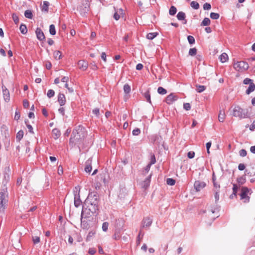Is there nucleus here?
Masks as SVG:
<instances>
[{"mask_svg":"<svg viewBox=\"0 0 255 255\" xmlns=\"http://www.w3.org/2000/svg\"><path fill=\"white\" fill-rule=\"evenodd\" d=\"M19 30L23 34H26L27 32V29L25 24H21L19 27Z\"/></svg>","mask_w":255,"mask_h":255,"instance_id":"bb28decb","label":"nucleus"},{"mask_svg":"<svg viewBox=\"0 0 255 255\" xmlns=\"http://www.w3.org/2000/svg\"><path fill=\"white\" fill-rule=\"evenodd\" d=\"M143 235H144V234L142 232V229H140L139 234H138V237H137L138 244H139L140 238H142Z\"/></svg>","mask_w":255,"mask_h":255,"instance_id":"3c124183","label":"nucleus"},{"mask_svg":"<svg viewBox=\"0 0 255 255\" xmlns=\"http://www.w3.org/2000/svg\"><path fill=\"white\" fill-rule=\"evenodd\" d=\"M196 90L198 93H202L206 89V87L203 85H196Z\"/></svg>","mask_w":255,"mask_h":255,"instance_id":"72a5a7b5","label":"nucleus"},{"mask_svg":"<svg viewBox=\"0 0 255 255\" xmlns=\"http://www.w3.org/2000/svg\"><path fill=\"white\" fill-rule=\"evenodd\" d=\"M49 5V2L47 1H43V5L42 6V10L47 12L48 11V6Z\"/></svg>","mask_w":255,"mask_h":255,"instance_id":"b1692460","label":"nucleus"},{"mask_svg":"<svg viewBox=\"0 0 255 255\" xmlns=\"http://www.w3.org/2000/svg\"><path fill=\"white\" fill-rule=\"evenodd\" d=\"M157 92L159 94L162 95H165L167 93L166 90L162 87H159L158 88Z\"/></svg>","mask_w":255,"mask_h":255,"instance_id":"c9c22d12","label":"nucleus"},{"mask_svg":"<svg viewBox=\"0 0 255 255\" xmlns=\"http://www.w3.org/2000/svg\"><path fill=\"white\" fill-rule=\"evenodd\" d=\"M220 17V15L218 13L211 12L210 13V17L213 19H218Z\"/></svg>","mask_w":255,"mask_h":255,"instance_id":"58836bf2","label":"nucleus"},{"mask_svg":"<svg viewBox=\"0 0 255 255\" xmlns=\"http://www.w3.org/2000/svg\"><path fill=\"white\" fill-rule=\"evenodd\" d=\"M211 8V5L210 3L206 2L203 5V8L204 10H209Z\"/></svg>","mask_w":255,"mask_h":255,"instance_id":"864d4df0","label":"nucleus"},{"mask_svg":"<svg viewBox=\"0 0 255 255\" xmlns=\"http://www.w3.org/2000/svg\"><path fill=\"white\" fill-rule=\"evenodd\" d=\"M183 108L186 111H188L191 109V106L189 103H184L183 105Z\"/></svg>","mask_w":255,"mask_h":255,"instance_id":"5fc2aeb1","label":"nucleus"},{"mask_svg":"<svg viewBox=\"0 0 255 255\" xmlns=\"http://www.w3.org/2000/svg\"><path fill=\"white\" fill-rule=\"evenodd\" d=\"M82 128L80 126L76 127L73 129L71 137L70 139V144H75L81 138V132Z\"/></svg>","mask_w":255,"mask_h":255,"instance_id":"f03ea898","label":"nucleus"},{"mask_svg":"<svg viewBox=\"0 0 255 255\" xmlns=\"http://www.w3.org/2000/svg\"><path fill=\"white\" fill-rule=\"evenodd\" d=\"M33 242L34 244H37L40 242V238L38 237H33Z\"/></svg>","mask_w":255,"mask_h":255,"instance_id":"e2e57ef3","label":"nucleus"},{"mask_svg":"<svg viewBox=\"0 0 255 255\" xmlns=\"http://www.w3.org/2000/svg\"><path fill=\"white\" fill-rule=\"evenodd\" d=\"M191 6L195 9H198L199 8V3L195 1H193L190 3Z\"/></svg>","mask_w":255,"mask_h":255,"instance_id":"f704fd0d","label":"nucleus"},{"mask_svg":"<svg viewBox=\"0 0 255 255\" xmlns=\"http://www.w3.org/2000/svg\"><path fill=\"white\" fill-rule=\"evenodd\" d=\"M177 12V9L175 6H171L169 10V13L171 15H174Z\"/></svg>","mask_w":255,"mask_h":255,"instance_id":"c85d7f7f","label":"nucleus"},{"mask_svg":"<svg viewBox=\"0 0 255 255\" xmlns=\"http://www.w3.org/2000/svg\"><path fill=\"white\" fill-rule=\"evenodd\" d=\"M35 33L38 39H39L40 41L45 39V37L43 31L41 30V29H40L39 28H37L36 30Z\"/></svg>","mask_w":255,"mask_h":255,"instance_id":"ddd939ff","label":"nucleus"},{"mask_svg":"<svg viewBox=\"0 0 255 255\" xmlns=\"http://www.w3.org/2000/svg\"><path fill=\"white\" fill-rule=\"evenodd\" d=\"M23 106L25 108H28L29 107V102L27 100H24L23 101Z\"/></svg>","mask_w":255,"mask_h":255,"instance_id":"bf43d9fd","label":"nucleus"},{"mask_svg":"<svg viewBox=\"0 0 255 255\" xmlns=\"http://www.w3.org/2000/svg\"><path fill=\"white\" fill-rule=\"evenodd\" d=\"M255 90V84L254 83H250L249 87L246 90V94L249 95L251 92Z\"/></svg>","mask_w":255,"mask_h":255,"instance_id":"412c9836","label":"nucleus"},{"mask_svg":"<svg viewBox=\"0 0 255 255\" xmlns=\"http://www.w3.org/2000/svg\"><path fill=\"white\" fill-rule=\"evenodd\" d=\"M225 119V113L224 111H220L218 115V120L220 122H223Z\"/></svg>","mask_w":255,"mask_h":255,"instance_id":"4be33fe9","label":"nucleus"},{"mask_svg":"<svg viewBox=\"0 0 255 255\" xmlns=\"http://www.w3.org/2000/svg\"><path fill=\"white\" fill-rule=\"evenodd\" d=\"M238 187L237 184H234L233 187V193L235 196H236L237 193L238 192Z\"/></svg>","mask_w":255,"mask_h":255,"instance_id":"49530a36","label":"nucleus"},{"mask_svg":"<svg viewBox=\"0 0 255 255\" xmlns=\"http://www.w3.org/2000/svg\"><path fill=\"white\" fill-rule=\"evenodd\" d=\"M234 68L238 71L243 72L249 68V65L248 63L242 61L235 63Z\"/></svg>","mask_w":255,"mask_h":255,"instance_id":"20e7f679","label":"nucleus"},{"mask_svg":"<svg viewBox=\"0 0 255 255\" xmlns=\"http://www.w3.org/2000/svg\"><path fill=\"white\" fill-rule=\"evenodd\" d=\"M26 127H27V128L28 129V131L29 132H30L31 133H34L32 127L30 125L26 124Z\"/></svg>","mask_w":255,"mask_h":255,"instance_id":"052dcab7","label":"nucleus"},{"mask_svg":"<svg viewBox=\"0 0 255 255\" xmlns=\"http://www.w3.org/2000/svg\"><path fill=\"white\" fill-rule=\"evenodd\" d=\"M243 82H244V84H246V85H248V84L250 85V83H253L252 80L249 78L245 79Z\"/></svg>","mask_w":255,"mask_h":255,"instance_id":"6e6d98bb","label":"nucleus"},{"mask_svg":"<svg viewBox=\"0 0 255 255\" xmlns=\"http://www.w3.org/2000/svg\"><path fill=\"white\" fill-rule=\"evenodd\" d=\"M74 192V205L77 208L81 204L82 202L80 198V188L79 186L75 187Z\"/></svg>","mask_w":255,"mask_h":255,"instance_id":"423d86ee","label":"nucleus"},{"mask_svg":"<svg viewBox=\"0 0 255 255\" xmlns=\"http://www.w3.org/2000/svg\"><path fill=\"white\" fill-rule=\"evenodd\" d=\"M214 187V190H220V185L218 184L216 182H214L213 183Z\"/></svg>","mask_w":255,"mask_h":255,"instance_id":"338daca9","label":"nucleus"},{"mask_svg":"<svg viewBox=\"0 0 255 255\" xmlns=\"http://www.w3.org/2000/svg\"><path fill=\"white\" fill-rule=\"evenodd\" d=\"M2 92L3 95V98L6 102H8L10 100L9 91L5 88L2 87Z\"/></svg>","mask_w":255,"mask_h":255,"instance_id":"a211bd4d","label":"nucleus"},{"mask_svg":"<svg viewBox=\"0 0 255 255\" xmlns=\"http://www.w3.org/2000/svg\"><path fill=\"white\" fill-rule=\"evenodd\" d=\"M155 162H156L155 157L154 154H151L150 161L149 163V164H150V165H152V164H154Z\"/></svg>","mask_w":255,"mask_h":255,"instance_id":"c03bdc74","label":"nucleus"},{"mask_svg":"<svg viewBox=\"0 0 255 255\" xmlns=\"http://www.w3.org/2000/svg\"><path fill=\"white\" fill-rule=\"evenodd\" d=\"M247 151L244 149H242L240 150L239 151V154L242 157L246 156L247 155Z\"/></svg>","mask_w":255,"mask_h":255,"instance_id":"603ef678","label":"nucleus"},{"mask_svg":"<svg viewBox=\"0 0 255 255\" xmlns=\"http://www.w3.org/2000/svg\"><path fill=\"white\" fill-rule=\"evenodd\" d=\"M78 65L79 69L83 71H85L87 69L88 64L85 61L79 60L78 62Z\"/></svg>","mask_w":255,"mask_h":255,"instance_id":"dca6fc26","label":"nucleus"},{"mask_svg":"<svg viewBox=\"0 0 255 255\" xmlns=\"http://www.w3.org/2000/svg\"><path fill=\"white\" fill-rule=\"evenodd\" d=\"M85 204H88L89 210L93 214L96 213L98 210L99 196L96 192L90 193L85 201Z\"/></svg>","mask_w":255,"mask_h":255,"instance_id":"f257e3e1","label":"nucleus"},{"mask_svg":"<svg viewBox=\"0 0 255 255\" xmlns=\"http://www.w3.org/2000/svg\"><path fill=\"white\" fill-rule=\"evenodd\" d=\"M248 112L247 110L243 109L240 107L235 106L233 110V116L240 119H244L248 117Z\"/></svg>","mask_w":255,"mask_h":255,"instance_id":"7ed1b4c3","label":"nucleus"},{"mask_svg":"<svg viewBox=\"0 0 255 255\" xmlns=\"http://www.w3.org/2000/svg\"><path fill=\"white\" fill-rule=\"evenodd\" d=\"M63 173V167L61 166H59L58 169V174L59 175H62Z\"/></svg>","mask_w":255,"mask_h":255,"instance_id":"69168bd1","label":"nucleus"},{"mask_svg":"<svg viewBox=\"0 0 255 255\" xmlns=\"http://www.w3.org/2000/svg\"><path fill=\"white\" fill-rule=\"evenodd\" d=\"M187 39L188 42L191 44H194L195 43V39L194 37L191 35L188 36Z\"/></svg>","mask_w":255,"mask_h":255,"instance_id":"37998d69","label":"nucleus"},{"mask_svg":"<svg viewBox=\"0 0 255 255\" xmlns=\"http://www.w3.org/2000/svg\"><path fill=\"white\" fill-rule=\"evenodd\" d=\"M166 183L169 185H174L175 184V180L172 178H167Z\"/></svg>","mask_w":255,"mask_h":255,"instance_id":"79ce46f5","label":"nucleus"},{"mask_svg":"<svg viewBox=\"0 0 255 255\" xmlns=\"http://www.w3.org/2000/svg\"><path fill=\"white\" fill-rule=\"evenodd\" d=\"M246 178L245 176H242L237 179V182L240 185H243L246 182Z\"/></svg>","mask_w":255,"mask_h":255,"instance_id":"473e14b6","label":"nucleus"},{"mask_svg":"<svg viewBox=\"0 0 255 255\" xmlns=\"http://www.w3.org/2000/svg\"><path fill=\"white\" fill-rule=\"evenodd\" d=\"M49 32L52 35H54L56 34L55 27L54 24H51L49 26Z\"/></svg>","mask_w":255,"mask_h":255,"instance_id":"c756f323","label":"nucleus"},{"mask_svg":"<svg viewBox=\"0 0 255 255\" xmlns=\"http://www.w3.org/2000/svg\"><path fill=\"white\" fill-rule=\"evenodd\" d=\"M91 163L92 158H90L89 159H88L85 162V171L87 173H90L92 169Z\"/></svg>","mask_w":255,"mask_h":255,"instance_id":"4468645a","label":"nucleus"},{"mask_svg":"<svg viewBox=\"0 0 255 255\" xmlns=\"http://www.w3.org/2000/svg\"><path fill=\"white\" fill-rule=\"evenodd\" d=\"M90 66H91V68L94 70H96L98 69V67L95 62H93V63H91Z\"/></svg>","mask_w":255,"mask_h":255,"instance_id":"680f3d73","label":"nucleus"},{"mask_svg":"<svg viewBox=\"0 0 255 255\" xmlns=\"http://www.w3.org/2000/svg\"><path fill=\"white\" fill-rule=\"evenodd\" d=\"M23 136V131L22 130H19L16 134V138L19 140H20Z\"/></svg>","mask_w":255,"mask_h":255,"instance_id":"a18cd8bd","label":"nucleus"},{"mask_svg":"<svg viewBox=\"0 0 255 255\" xmlns=\"http://www.w3.org/2000/svg\"><path fill=\"white\" fill-rule=\"evenodd\" d=\"M52 136L55 139H57L61 135V132L57 128H54L52 131Z\"/></svg>","mask_w":255,"mask_h":255,"instance_id":"aec40b11","label":"nucleus"},{"mask_svg":"<svg viewBox=\"0 0 255 255\" xmlns=\"http://www.w3.org/2000/svg\"><path fill=\"white\" fill-rule=\"evenodd\" d=\"M144 97L146 99L147 102L151 103V100H150V93L148 91H146L144 94Z\"/></svg>","mask_w":255,"mask_h":255,"instance_id":"ea45409f","label":"nucleus"},{"mask_svg":"<svg viewBox=\"0 0 255 255\" xmlns=\"http://www.w3.org/2000/svg\"><path fill=\"white\" fill-rule=\"evenodd\" d=\"M177 97L173 93H171L166 98L165 102L168 104H171L173 102L177 100Z\"/></svg>","mask_w":255,"mask_h":255,"instance_id":"9b49d317","label":"nucleus"},{"mask_svg":"<svg viewBox=\"0 0 255 255\" xmlns=\"http://www.w3.org/2000/svg\"><path fill=\"white\" fill-rule=\"evenodd\" d=\"M7 197V190L5 189H2L0 192V208H2L4 207L6 203V198Z\"/></svg>","mask_w":255,"mask_h":255,"instance_id":"39448f33","label":"nucleus"},{"mask_svg":"<svg viewBox=\"0 0 255 255\" xmlns=\"http://www.w3.org/2000/svg\"><path fill=\"white\" fill-rule=\"evenodd\" d=\"M151 176V174H150V175L146 178V179L141 183L142 188L145 189L149 186Z\"/></svg>","mask_w":255,"mask_h":255,"instance_id":"2eb2a0df","label":"nucleus"},{"mask_svg":"<svg viewBox=\"0 0 255 255\" xmlns=\"http://www.w3.org/2000/svg\"><path fill=\"white\" fill-rule=\"evenodd\" d=\"M12 17L13 20L16 24L19 22L18 17L16 14H15V13L12 14Z\"/></svg>","mask_w":255,"mask_h":255,"instance_id":"8fccbe9b","label":"nucleus"},{"mask_svg":"<svg viewBox=\"0 0 255 255\" xmlns=\"http://www.w3.org/2000/svg\"><path fill=\"white\" fill-rule=\"evenodd\" d=\"M228 59V56L226 53H223L220 57V60L221 62L224 63Z\"/></svg>","mask_w":255,"mask_h":255,"instance_id":"5701e85b","label":"nucleus"},{"mask_svg":"<svg viewBox=\"0 0 255 255\" xmlns=\"http://www.w3.org/2000/svg\"><path fill=\"white\" fill-rule=\"evenodd\" d=\"M55 95V92L54 90L50 89L49 90L47 93V96L49 98H51L53 97H54Z\"/></svg>","mask_w":255,"mask_h":255,"instance_id":"a19ab883","label":"nucleus"},{"mask_svg":"<svg viewBox=\"0 0 255 255\" xmlns=\"http://www.w3.org/2000/svg\"><path fill=\"white\" fill-rule=\"evenodd\" d=\"M187 156L189 158H193L195 156V152L194 151H189L188 152Z\"/></svg>","mask_w":255,"mask_h":255,"instance_id":"4d7b16f0","label":"nucleus"},{"mask_svg":"<svg viewBox=\"0 0 255 255\" xmlns=\"http://www.w3.org/2000/svg\"><path fill=\"white\" fill-rule=\"evenodd\" d=\"M124 90L125 93H129L131 90L130 86L128 84H125L124 86Z\"/></svg>","mask_w":255,"mask_h":255,"instance_id":"2f4dec72","label":"nucleus"},{"mask_svg":"<svg viewBox=\"0 0 255 255\" xmlns=\"http://www.w3.org/2000/svg\"><path fill=\"white\" fill-rule=\"evenodd\" d=\"M211 22L210 19L208 17H205L204 18L203 21L201 22V26H208L210 25Z\"/></svg>","mask_w":255,"mask_h":255,"instance_id":"393cba45","label":"nucleus"},{"mask_svg":"<svg viewBox=\"0 0 255 255\" xmlns=\"http://www.w3.org/2000/svg\"><path fill=\"white\" fill-rule=\"evenodd\" d=\"M132 133L133 135H138L140 133V130L138 128H136L132 130Z\"/></svg>","mask_w":255,"mask_h":255,"instance_id":"de8ad7c7","label":"nucleus"},{"mask_svg":"<svg viewBox=\"0 0 255 255\" xmlns=\"http://www.w3.org/2000/svg\"><path fill=\"white\" fill-rule=\"evenodd\" d=\"M215 192L214 197L215 199V202L217 203L219 200V192L220 190H214Z\"/></svg>","mask_w":255,"mask_h":255,"instance_id":"4c0bfd02","label":"nucleus"},{"mask_svg":"<svg viewBox=\"0 0 255 255\" xmlns=\"http://www.w3.org/2000/svg\"><path fill=\"white\" fill-rule=\"evenodd\" d=\"M152 223V221L151 219L148 217L144 218L141 223V226L140 229H142L144 228L149 227Z\"/></svg>","mask_w":255,"mask_h":255,"instance_id":"9d476101","label":"nucleus"},{"mask_svg":"<svg viewBox=\"0 0 255 255\" xmlns=\"http://www.w3.org/2000/svg\"><path fill=\"white\" fill-rule=\"evenodd\" d=\"M58 101L61 106H62L65 104L66 98L65 95L63 94L59 93L58 94Z\"/></svg>","mask_w":255,"mask_h":255,"instance_id":"f3484780","label":"nucleus"},{"mask_svg":"<svg viewBox=\"0 0 255 255\" xmlns=\"http://www.w3.org/2000/svg\"><path fill=\"white\" fill-rule=\"evenodd\" d=\"M89 10V4L88 1H86L85 3H83L79 7V11L82 15H85Z\"/></svg>","mask_w":255,"mask_h":255,"instance_id":"6e6552de","label":"nucleus"},{"mask_svg":"<svg viewBox=\"0 0 255 255\" xmlns=\"http://www.w3.org/2000/svg\"><path fill=\"white\" fill-rule=\"evenodd\" d=\"M109 224L107 222H104L102 225V229L103 231L106 232L108 230Z\"/></svg>","mask_w":255,"mask_h":255,"instance_id":"09e8293b","label":"nucleus"},{"mask_svg":"<svg viewBox=\"0 0 255 255\" xmlns=\"http://www.w3.org/2000/svg\"><path fill=\"white\" fill-rule=\"evenodd\" d=\"M255 129V120H254L253 121V122L252 123V124H251V125L250 127V129L251 130H254Z\"/></svg>","mask_w":255,"mask_h":255,"instance_id":"774afa93","label":"nucleus"},{"mask_svg":"<svg viewBox=\"0 0 255 255\" xmlns=\"http://www.w3.org/2000/svg\"><path fill=\"white\" fill-rule=\"evenodd\" d=\"M157 35V32H151L149 33L146 35V38L148 39L152 40Z\"/></svg>","mask_w":255,"mask_h":255,"instance_id":"cd10ccee","label":"nucleus"},{"mask_svg":"<svg viewBox=\"0 0 255 255\" xmlns=\"http://www.w3.org/2000/svg\"><path fill=\"white\" fill-rule=\"evenodd\" d=\"M206 184L201 181L197 180L196 181L194 184L195 189L197 192H199L205 187Z\"/></svg>","mask_w":255,"mask_h":255,"instance_id":"1a4fd4ad","label":"nucleus"},{"mask_svg":"<svg viewBox=\"0 0 255 255\" xmlns=\"http://www.w3.org/2000/svg\"><path fill=\"white\" fill-rule=\"evenodd\" d=\"M93 113L95 114L96 116H98L100 113L99 109L98 108H95L92 111Z\"/></svg>","mask_w":255,"mask_h":255,"instance_id":"13d9d810","label":"nucleus"},{"mask_svg":"<svg viewBox=\"0 0 255 255\" xmlns=\"http://www.w3.org/2000/svg\"><path fill=\"white\" fill-rule=\"evenodd\" d=\"M177 18L179 20H184V23H186L187 20L185 19V14L183 11H180L177 14Z\"/></svg>","mask_w":255,"mask_h":255,"instance_id":"6ab92c4d","label":"nucleus"},{"mask_svg":"<svg viewBox=\"0 0 255 255\" xmlns=\"http://www.w3.org/2000/svg\"><path fill=\"white\" fill-rule=\"evenodd\" d=\"M245 168H246V166H245V164L243 163H240L238 165V169L240 170H244L245 169Z\"/></svg>","mask_w":255,"mask_h":255,"instance_id":"0e129e2a","label":"nucleus"},{"mask_svg":"<svg viewBox=\"0 0 255 255\" xmlns=\"http://www.w3.org/2000/svg\"><path fill=\"white\" fill-rule=\"evenodd\" d=\"M54 57L55 59L59 60L61 58V53L59 51H55L54 52Z\"/></svg>","mask_w":255,"mask_h":255,"instance_id":"7c9ffc66","label":"nucleus"},{"mask_svg":"<svg viewBox=\"0 0 255 255\" xmlns=\"http://www.w3.org/2000/svg\"><path fill=\"white\" fill-rule=\"evenodd\" d=\"M24 16L25 17L32 19L33 17L32 12L31 10H26L24 12Z\"/></svg>","mask_w":255,"mask_h":255,"instance_id":"a878e982","label":"nucleus"},{"mask_svg":"<svg viewBox=\"0 0 255 255\" xmlns=\"http://www.w3.org/2000/svg\"><path fill=\"white\" fill-rule=\"evenodd\" d=\"M115 9V13L114 14V18L116 20H118L120 19V16L124 14L123 10L122 8L116 9L115 7H114Z\"/></svg>","mask_w":255,"mask_h":255,"instance_id":"f8f14e48","label":"nucleus"},{"mask_svg":"<svg viewBox=\"0 0 255 255\" xmlns=\"http://www.w3.org/2000/svg\"><path fill=\"white\" fill-rule=\"evenodd\" d=\"M250 189L246 187H243L242 188L241 193V199L242 200H245V203H248L250 201V197L248 196V193L249 192Z\"/></svg>","mask_w":255,"mask_h":255,"instance_id":"0eeeda50","label":"nucleus"},{"mask_svg":"<svg viewBox=\"0 0 255 255\" xmlns=\"http://www.w3.org/2000/svg\"><path fill=\"white\" fill-rule=\"evenodd\" d=\"M197 53V49L196 48H190L189 51V55L192 56H195Z\"/></svg>","mask_w":255,"mask_h":255,"instance_id":"e433bc0d","label":"nucleus"}]
</instances>
